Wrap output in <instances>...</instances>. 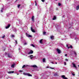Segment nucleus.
Instances as JSON below:
<instances>
[{"label": "nucleus", "instance_id": "nucleus-1", "mask_svg": "<svg viewBox=\"0 0 79 79\" xmlns=\"http://www.w3.org/2000/svg\"><path fill=\"white\" fill-rule=\"evenodd\" d=\"M23 74L24 75H27V76H31V77L32 76V75L29 74V73H23Z\"/></svg>", "mask_w": 79, "mask_h": 79}, {"label": "nucleus", "instance_id": "nucleus-2", "mask_svg": "<svg viewBox=\"0 0 79 79\" xmlns=\"http://www.w3.org/2000/svg\"><path fill=\"white\" fill-rule=\"evenodd\" d=\"M56 51L59 54H60V53H61V50H60V49L58 48H57Z\"/></svg>", "mask_w": 79, "mask_h": 79}, {"label": "nucleus", "instance_id": "nucleus-3", "mask_svg": "<svg viewBox=\"0 0 79 79\" xmlns=\"http://www.w3.org/2000/svg\"><path fill=\"white\" fill-rule=\"evenodd\" d=\"M31 31L32 32H35V31L33 29V28H32V27H31Z\"/></svg>", "mask_w": 79, "mask_h": 79}, {"label": "nucleus", "instance_id": "nucleus-4", "mask_svg": "<svg viewBox=\"0 0 79 79\" xmlns=\"http://www.w3.org/2000/svg\"><path fill=\"white\" fill-rule=\"evenodd\" d=\"M11 25L10 24H8L7 27H6V29H8L10 27Z\"/></svg>", "mask_w": 79, "mask_h": 79}, {"label": "nucleus", "instance_id": "nucleus-5", "mask_svg": "<svg viewBox=\"0 0 79 79\" xmlns=\"http://www.w3.org/2000/svg\"><path fill=\"white\" fill-rule=\"evenodd\" d=\"M50 38L51 39H52V40H53L54 39V36L53 35H51L50 36Z\"/></svg>", "mask_w": 79, "mask_h": 79}, {"label": "nucleus", "instance_id": "nucleus-6", "mask_svg": "<svg viewBox=\"0 0 79 79\" xmlns=\"http://www.w3.org/2000/svg\"><path fill=\"white\" fill-rule=\"evenodd\" d=\"M72 64L73 65V66L74 68H77V67H76V64H75L72 63Z\"/></svg>", "mask_w": 79, "mask_h": 79}, {"label": "nucleus", "instance_id": "nucleus-7", "mask_svg": "<svg viewBox=\"0 0 79 79\" xmlns=\"http://www.w3.org/2000/svg\"><path fill=\"white\" fill-rule=\"evenodd\" d=\"M33 52L32 50H31L30 52L28 53V54H32L33 53Z\"/></svg>", "mask_w": 79, "mask_h": 79}, {"label": "nucleus", "instance_id": "nucleus-8", "mask_svg": "<svg viewBox=\"0 0 79 79\" xmlns=\"http://www.w3.org/2000/svg\"><path fill=\"white\" fill-rule=\"evenodd\" d=\"M34 16H32V18H31V20L33 22H34Z\"/></svg>", "mask_w": 79, "mask_h": 79}, {"label": "nucleus", "instance_id": "nucleus-9", "mask_svg": "<svg viewBox=\"0 0 79 79\" xmlns=\"http://www.w3.org/2000/svg\"><path fill=\"white\" fill-rule=\"evenodd\" d=\"M14 71H9L8 72V74H10V73H14Z\"/></svg>", "mask_w": 79, "mask_h": 79}, {"label": "nucleus", "instance_id": "nucleus-10", "mask_svg": "<svg viewBox=\"0 0 79 79\" xmlns=\"http://www.w3.org/2000/svg\"><path fill=\"white\" fill-rule=\"evenodd\" d=\"M15 65V64H12L11 66V68H14Z\"/></svg>", "mask_w": 79, "mask_h": 79}, {"label": "nucleus", "instance_id": "nucleus-11", "mask_svg": "<svg viewBox=\"0 0 79 79\" xmlns=\"http://www.w3.org/2000/svg\"><path fill=\"white\" fill-rule=\"evenodd\" d=\"M32 67H33V68H37V66L35 65H32Z\"/></svg>", "mask_w": 79, "mask_h": 79}, {"label": "nucleus", "instance_id": "nucleus-12", "mask_svg": "<svg viewBox=\"0 0 79 79\" xmlns=\"http://www.w3.org/2000/svg\"><path fill=\"white\" fill-rule=\"evenodd\" d=\"M79 9V6L78 5L77 6L76 8V10H78Z\"/></svg>", "mask_w": 79, "mask_h": 79}, {"label": "nucleus", "instance_id": "nucleus-13", "mask_svg": "<svg viewBox=\"0 0 79 79\" xmlns=\"http://www.w3.org/2000/svg\"><path fill=\"white\" fill-rule=\"evenodd\" d=\"M56 19V16H54V17L52 19L53 20H55V19Z\"/></svg>", "mask_w": 79, "mask_h": 79}, {"label": "nucleus", "instance_id": "nucleus-14", "mask_svg": "<svg viewBox=\"0 0 79 79\" xmlns=\"http://www.w3.org/2000/svg\"><path fill=\"white\" fill-rule=\"evenodd\" d=\"M70 48H73V46L72 45H71L70 47L68 48V49H69Z\"/></svg>", "mask_w": 79, "mask_h": 79}, {"label": "nucleus", "instance_id": "nucleus-15", "mask_svg": "<svg viewBox=\"0 0 79 79\" xmlns=\"http://www.w3.org/2000/svg\"><path fill=\"white\" fill-rule=\"evenodd\" d=\"M3 9H4L3 8H1V11H0L1 13H2L3 12Z\"/></svg>", "mask_w": 79, "mask_h": 79}, {"label": "nucleus", "instance_id": "nucleus-16", "mask_svg": "<svg viewBox=\"0 0 79 79\" xmlns=\"http://www.w3.org/2000/svg\"><path fill=\"white\" fill-rule=\"evenodd\" d=\"M10 54H8V56L9 58H11V56H10Z\"/></svg>", "mask_w": 79, "mask_h": 79}, {"label": "nucleus", "instance_id": "nucleus-17", "mask_svg": "<svg viewBox=\"0 0 79 79\" xmlns=\"http://www.w3.org/2000/svg\"><path fill=\"white\" fill-rule=\"evenodd\" d=\"M58 6H60V5H61V3L60 2H58Z\"/></svg>", "mask_w": 79, "mask_h": 79}, {"label": "nucleus", "instance_id": "nucleus-18", "mask_svg": "<svg viewBox=\"0 0 79 79\" xmlns=\"http://www.w3.org/2000/svg\"><path fill=\"white\" fill-rule=\"evenodd\" d=\"M42 40H43V39H42L40 40V43H41V44H42Z\"/></svg>", "mask_w": 79, "mask_h": 79}, {"label": "nucleus", "instance_id": "nucleus-19", "mask_svg": "<svg viewBox=\"0 0 79 79\" xmlns=\"http://www.w3.org/2000/svg\"><path fill=\"white\" fill-rule=\"evenodd\" d=\"M43 63L45 62V59L44 58L43 59Z\"/></svg>", "mask_w": 79, "mask_h": 79}, {"label": "nucleus", "instance_id": "nucleus-20", "mask_svg": "<svg viewBox=\"0 0 79 79\" xmlns=\"http://www.w3.org/2000/svg\"><path fill=\"white\" fill-rule=\"evenodd\" d=\"M21 4H19V5H18V6H17V7H18V8H19V7L20 6H21Z\"/></svg>", "mask_w": 79, "mask_h": 79}, {"label": "nucleus", "instance_id": "nucleus-21", "mask_svg": "<svg viewBox=\"0 0 79 79\" xmlns=\"http://www.w3.org/2000/svg\"><path fill=\"white\" fill-rule=\"evenodd\" d=\"M28 37H32V36L30 35L29 34V35H28Z\"/></svg>", "mask_w": 79, "mask_h": 79}, {"label": "nucleus", "instance_id": "nucleus-22", "mask_svg": "<svg viewBox=\"0 0 79 79\" xmlns=\"http://www.w3.org/2000/svg\"><path fill=\"white\" fill-rule=\"evenodd\" d=\"M25 67H26V65H24L22 67V68H25Z\"/></svg>", "mask_w": 79, "mask_h": 79}, {"label": "nucleus", "instance_id": "nucleus-23", "mask_svg": "<svg viewBox=\"0 0 79 79\" xmlns=\"http://www.w3.org/2000/svg\"><path fill=\"white\" fill-rule=\"evenodd\" d=\"M74 54H75V56H76L77 55V54L76 53V52H74Z\"/></svg>", "mask_w": 79, "mask_h": 79}, {"label": "nucleus", "instance_id": "nucleus-24", "mask_svg": "<svg viewBox=\"0 0 79 79\" xmlns=\"http://www.w3.org/2000/svg\"><path fill=\"white\" fill-rule=\"evenodd\" d=\"M72 75H73V76H75V74L74 73H71Z\"/></svg>", "mask_w": 79, "mask_h": 79}, {"label": "nucleus", "instance_id": "nucleus-25", "mask_svg": "<svg viewBox=\"0 0 79 79\" xmlns=\"http://www.w3.org/2000/svg\"><path fill=\"white\" fill-rule=\"evenodd\" d=\"M31 46H32V47H35V46H34V44H31Z\"/></svg>", "mask_w": 79, "mask_h": 79}, {"label": "nucleus", "instance_id": "nucleus-26", "mask_svg": "<svg viewBox=\"0 0 79 79\" xmlns=\"http://www.w3.org/2000/svg\"><path fill=\"white\" fill-rule=\"evenodd\" d=\"M43 35H45L46 34V32H44L43 33Z\"/></svg>", "mask_w": 79, "mask_h": 79}, {"label": "nucleus", "instance_id": "nucleus-27", "mask_svg": "<svg viewBox=\"0 0 79 79\" xmlns=\"http://www.w3.org/2000/svg\"><path fill=\"white\" fill-rule=\"evenodd\" d=\"M26 35H27V37H28L29 34H28L27 33H26Z\"/></svg>", "mask_w": 79, "mask_h": 79}, {"label": "nucleus", "instance_id": "nucleus-28", "mask_svg": "<svg viewBox=\"0 0 79 79\" xmlns=\"http://www.w3.org/2000/svg\"><path fill=\"white\" fill-rule=\"evenodd\" d=\"M23 45H27V43H26V42L25 43H24V44H23Z\"/></svg>", "mask_w": 79, "mask_h": 79}, {"label": "nucleus", "instance_id": "nucleus-29", "mask_svg": "<svg viewBox=\"0 0 79 79\" xmlns=\"http://www.w3.org/2000/svg\"><path fill=\"white\" fill-rule=\"evenodd\" d=\"M5 37V35H4L2 37V39H4V38Z\"/></svg>", "mask_w": 79, "mask_h": 79}, {"label": "nucleus", "instance_id": "nucleus-30", "mask_svg": "<svg viewBox=\"0 0 79 79\" xmlns=\"http://www.w3.org/2000/svg\"><path fill=\"white\" fill-rule=\"evenodd\" d=\"M54 76H58V74H56V73H55V74H54Z\"/></svg>", "mask_w": 79, "mask_h": 79}, {"label": "nucleus", "instance_id": "nucleus-31", "mask_svg": "<svg viewBox=\"0 0 79 79\" xmlns=\"http://www.w3.org/2000/svg\"><path fill=\"white\" fill-rule=\"evenodd\" d=\"M15 42L16 44H18V42H17V40H15Z\"/></svg>", "mask_w": 79, "mask_h": 79}, {"label": "nucleus", "instance_id": "nucleus-32", "mask_svg": "<svg viewBox=\"0 0 79 79\" xmlns=\"http://www.w3.org/2000/svg\"><path fill=\"white\" fill-rule=\"evenodd\" d=\"M65 60L66 61H68V60L67 59H65Z\"/></svg>", "mask_w": 79, "mask_h": 79}, {"label": "nucleus", "instance_id": "nucleus-33", "mask_svg": "<svg viewBox=\"0 0 79 79\" xmlns=\"http://www.w3.org/2000/svg\"><path fill=\"white\" fill-rule=\"evenodd\" d=\"M35 6H37V3L36 2V1H35Z\"/></svg>", "mask_w": 79, "mask_h": 79}, {"label": "nucleus", "instance_id": "nucleus-34", "mask_svg": "<svg viewBox=\"0 0 79 79\" xmlns=\"http://www.w3.org/2000/svg\"><path fill=\"white\" fill-rule=\"evenodd\" d=\"M33 56V55H30V56H29V57H32V56Z\"/></svg>", "mask_w": 79, "mask_h": 79}, {"label": "nucleus", "instance_id": "nucleus-35", "mask_svg": "<svg viewBox=\"0 0 79 79\" xmlns=\"http://www.w3.org/2000/svg\"><path fill=\"white\" fill-rule=\"evenodd\" d=\"M64 65H66V62H64Z\"/></svg>", "mask_w": 79, "mask_h": 79}, {"label": "nucleus", "instance_id": "nucleus-36", "mask_svg": "<svg viewBox=\"0 0 79 79\" xmlns=\"http://www.w3.org/2000/svg\"><path fill=\"white\" fill-rule=\"evenodd\" d=\"M41 1L42 2H45V0H41Z\"/></svg>", "mask_w": 79, "mask_h": 79}, {"label": "nucleus", "instance_id": "nucleus-37", "mask_svg": "<svg viewBox=\"0 0 79 79\" xmlns=\"http://www.w3.org/2000/svg\"><path fill=\"white\" fill-rule=\"evenodd\" d=\"M12 37H15V35H12Z\"/></svg>", "mask_w": 79, "mask_h": 79}, {"label": "nucleus", "instance_id": "nucleus-38", "mask_svg": "<svg viewBox=\"0 0 79 79\" xmlns=\"http://www.w3.org/2000/svg\"><path fill=\"white\" fill-rule=\"evenodd\" d=\"M50 69H54V68H51Z\"/></svg>", "mask_w": 79, "mask_h": 79}, {"label": "nucleus", "instance_id": "nucleus-39", "mask_svg": "<svg viewBox=\"0 0 79 79\" xmlns=\"http://www.w3.org/2000/svg\"><path fill=\"white\" fill-rule=\"evenodd\" d=\"M30 58L31 59H32V58H33V57H30Z\"/></svg>", "mask_w": 79, "mask_h": 79}, {"label": "nucleus", "instance_id": "nucleus-40", "mask_svg": "<svg viewBox=\"0 0 79 79\" xmlns=\"http://www.w3.org/2000/svg\"><path fill=\"white\" fill-rule=\"evenodd\" d=\"M19 72H23V71H22V70H19Z\"/></svg>", "mask_w": 79, "mask_h": 79}, {"label": "nucleus", "instance_id": "nucleus-41", "mask_svg": "<svg viewBox=\"0 0 79 79\" xmlns=\"http://www.w3.org/2000/svg\"><path fill=\"white\" fill-rule=\"evenodd\" d=\"M65 56H67V54H65Z\"/></svg>", "mask_w": 79, "mask_h": 79}, {"label": "nucleus", "instance_id": "nucleus-42", "mask_svg": "<svg viewBox=\"0 0 79 79\" xmlns=\"http://www.w3.org/2000/svg\"><path fill=\"white\" fill-rule=\"evenodd\" d=\"M49 68V67H48V66H47L46 67L47 68Z\"/></svg>", "mask_w": 79, "mask_h": 79}, {"label": "nucleus", "instance_id": "nucleus-43", "mask_svg": "<svg viewBox=\"0 0 79 79\" xmlns=\"http://www.w3.org/2000/svg\"><path fill=\"white\" fill-rule=\"evenodd\" d=\"M66 47H68V44L66 45Z\"/></svg>", "mask_w": 79, "mask_h": 79}, {"label": "nucleus", "instance_id": "nucleus-44", "mask_svg": "<svg viewBox=\"0 0 79 79\" xmlns=\"http://www.w3.org/2000/svg\"><path fill=\"white\" fill-rule=\"evenodd\" d=\"M19 50H20V48H19Z\"/></svg>", "mask_w": 79, "mask_h": 79}, {"label": "nucleus", "instance_id": "nucleus-45", "mask_svg": "<svg viewBox=\"0 0 79 79\" xmlns=\"http://www.w3.org/2000/svg\"><path fill=\"white\" fill-rule=\"evenodd\" d=\"M18 1V0H16V1L15 2H16Z\"/></svg>", "mask_w": 79, "mask_h": 79}, {"label": "nucleus", "instance_id": "nucleus-46", "mask_svg": "<svg viewBox=\"0 0 79 79\" xmlns=\"http://www.w3.org/2000/svg\"><path fill=\"white\" fill-rule=\"evenodd\" d=\"M55 64H57V62H56Z\"/></svg>", "mask_w": 79, "mask_h": 79}, {"label": "nucleus", "instance_id": "nucleus-47", "mask_svg": "<svg viewBox=\"0 0 79 79\" xmlns=\"http://www.w3.org/2000/svg\"><path fill=\"white\" fill-rule=\"evenodd\" d=\"M52 64H53V62H52Z\"/></svg>", "mask_w": 79, "mask_h": 79}, {"label": "nucleus", "instance_id": "nucleus-48", "mask_svg": "<svg viewBox=\"0 0 79 79\" xmlns=\"http://www.w3.org/2000/svg\"><path fill=\"white\" fill-rule=\"evenodd\" d=\"M55 0L56 1H58V0Z\"/></svg>", "mask_w": 79, "mask_h": 79}, {"label": "nucleus", "instance_id": "nucleus-49", "mask_svg": "<svg viewBox=\"0 0 79 79\" xmlns=\"http://www.w3.org/2000/svg\"><path fill=\"white\" fill-rule=\"evenodd\" d=\"M5 49H4V51H5Z\"/></svg>", "mask_w": 79, "mask_h": 79}, {"label": "nucleus", "instance_id": "nucleus-50", "mask_svg": "<svg viewBox=\"0 0 79 79\" xmlns=\"http://www.w3.org/2000/svg\"><path fill=\"white\" fill-rule=\"evenodd\" d=\"M78 67H79V65H78Z\"/></svg>", "mask_w": 79, "mask_h": 79}]
</instances>
